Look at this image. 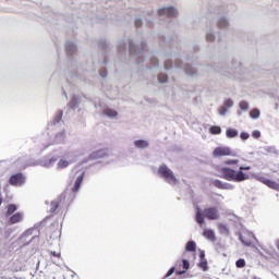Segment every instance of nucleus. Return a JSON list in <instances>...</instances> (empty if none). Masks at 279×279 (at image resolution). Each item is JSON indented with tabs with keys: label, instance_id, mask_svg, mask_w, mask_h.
I'll return each mask as SVG.
<instances>
[{
	"label": "nucleus",
	"instance_id": "f257e3e1",
	"mask_svg": "<svg viewBox=\"0 0 279 279\" xmlns=\"http://www.w3.org/2000/svg\"><path fill=\"white\" fill-rule=\"evenodd\" d=\"M252 167L250 166H240L239 170H234L229 167H222L220 168V175L222 180H227V182H245V180H250V174L243 172V171H250Z\"/></svg>",
	"mask_w": 279,
	"mask_h": 279
},
{
	"label": "nucleus",
	"instance_id": "f03ea898",
	"mask_svg": "<svg viewBox=\"0 0 279 279\" xmlns=\"http://www.w3.org/2000/svg\"><path fill=\"white\" fill-rule=\"evenodd\" d=\"M145 16L146 25L148 27H154V16H158L159 21H168L171 23V19H175L178 16V10L173 7H165L158 10L157 13L154 11H148L147 13H143Z\"/></svg>",
	"mask_w": 279,
	"mask_h": 279
},
{
	"label": "nucleus",
	"instance_id": "7ed1b4c3",
	"mask_svg": "<svg viewBox=\"0 0 279 279\" xmlns=\"http://www.w3.org/2000/svg\"><path fill=\"white\" fill-rule=\"evenodd\" d=\"M62 117H64V111L58 110L52 119V121L48 124V129L52 132L58 130V132L54 134L53 144L54 145H62L64 143V120H62Z\"/></svg>",
	"mask_w": 279,
	"mask_h": 279
},
{
	"label": "nucleus",
	"instance_id": "20e7f679",
	"mask_svg": "<svg viewBox=\"0 0 279 279\" xmlns=\"http://www.w3.org/2000/svg\"><path fill=\"white\" fill-rule=\"evenodd\" d=\"M181 69V71H184V73H186V75H191L193 77V75H197V70L189 64V62L181 61L180 59H174V63L173 60H166L165 62V70L166 71H171V69Z\"/></svg>",
	"mask_w": 279,
	"mask_h": 279
},
{
	"label": "nucleus",
	"instance_id": "39448f33",
	"mask_svg": "<svg viewBox=\"0 0 279 279\" xmlns=\"http://www.w3.org/2000/svg\"><path fill=\"white\" fill-rule=\"evenodd\" d=\"M129 52L133 56L134 60H136L137 64L143 62V58L145 56V51L147 50V44L142 41L140 45L134 43L133 39H128Z\"/></svg>",
	"mask_w": 279,
	"mask_h": 279
},
{
	"label": "nucleus",
	"instance_id": "423d86ee",
	"mask_svg": "<svg viewBox=\"0 0 279 279\" xmlns=\"http://www.w3.org/2000/svg\"><path fill=\"white\" fill-rule=\"evenodd\" d=\"M158 174L165 180V182H167V184H170V186H177V184L180 183V180L175 178V174L165 163L158 168Z\"/></svg>",
	"mask_w": 279,
	"mask_h": 279
},
{
	"label": "nucleus",
	"instance_id": "0eeeda50",
	"mask_svg": "<svg viewBox=\"0 0 279 279\" xmlns=\"http://www.w3.org/2000/svg\"><path fill=\"white\" fill-rule=\"evenodd\" d=\"M15 169H27V167H34V162H32V160H29V157L27 156H22L19 157L14 162H13Z\"/></svg>",
	"mask_w": 279,
	"mask_h": 279
},
{
	"label": "nucleus",
	"instance_id": "6e6552de",
	"mask_svg": "<svg viewBox=\"0 0 279 279\" xmlns=\"http://www.w3.org/2000/svg\"><path fill=\"white\" fill-rule=\"evenodd\" d=\"M25 174H23V172H17L10 177L9 184H11V186H23V184H25Z\"/></svg>",
	"mask_w": 279,
	"mask_h": 279
},
{
	"label": "nucleus",
	"instance_id": "1a4fd4ad",
	"mask_svg": "<svg viewBox=\"0 0 279 279\" xmlns=\"http://www.w3.org/2000/svg\"><path fill=\"white\" fill-rule=\"evenodd\" d=\"M203 215L209 221H217L219 219V209L217 207H207L203 210Z\"/></svg>",
	"mask_w": 279,
	"mask_h": 279
},
{
	"label": "nucleus",
	"instance_id": "9d476101",
	"mask_svg": "<svg viewBox=\"0 0 279 279\" xmlns=\"http://www.w3.org/2000/svg\"><path fill=\"white\" fill-rule=\"evenodd\" d=\"M211 185L216 186V189H220L221 191H234V189H235L234 184L223 182L219 179L213 180Z\"/></svg>",
	"mask_w": 279,
	"mask_h": 279
},
{
	"label": "nucleus",
	"instance_id": "9b49d317",
	"mask_svg": "<svg viewBox=\"0 0 279 279\" xmlns=\"http://www.w3.org/2000/svg\"><path fill=\"white\" fill-rule=\"evenodd\" d=\"M214 158H221V156H234L230 147H216L213 153Z\"/></svg>",
	"mask_w": 279,
	"mask_h": 279
},
{
	"label": "nucleus",
	"instance_id": "f8f14e48",
	"mask_svg": "<svg viewBox=\"0 0 279 279\" xmlns=\"http://www.w3.org/2000/svg\"><path fill=\"white\" fill-rule=\"evenodd\" d=\"M60 157L59 156H48V157H45L43 158L40 161H39V165L40 167H44L45 169H51V167H53V165H56V162H58V159Z\"/></svg>",
	"mask_w": 279,
	"mask_h": 279
},
{
	"label": "nucleus",
	"instance_id": "ddd939ff",
	"mask_svg": "<svg viewBox=\"0 0 279 279\" xmlns=\"http://www.w3.org/2000/svg\"><path fill=\"white\" fill-rule=\"evenodd\" d=\"M84 175H86V172L83 171L76 177L74 185L71 189L72 193H80V189H82V183L84 182Z\"/></svg>",
	"mask_w": 279,
	"mask_h": 279
},
{
	"label": "nucleus",
	"instance_id": "4468645a",
	"mask_svg": "<svg viewBox=\"0 0 279 279\" xmlns=\"http://www.w3.org/2000/svg\"><path fill=\"white\" fill-rule=\"evenodd\" d=\"M80 104H82V97L74 95L68 104V108L69 110H77V108H80Z\"/></svg>",
	"mask_w": 279,
	"mask_h": 279
},
{
	"label": "nucleus",
	"instance_id": "2eb2a0df",
	"mask_svg": "<svg viewBox=\"0 0 279 279\" xmlns=\"http://www.w3.org/2000/svg\"><path fill=\"white\" fill-rule=\"evenodd\" d=\"M106 156H108V149H99L89 155V160H99L106 158Z\"/></svg>",
	"mask_w": 279,
	"mask_h": 279
},
{
	"label": "nucleus",
	"instance_id": "dca6fc26",
	"mask_svg": "<svg viewBox=\"0 0 279 279\" xmlns=\"http://www.w3.org/2000/svg\"><path fill=\"white\" fill-rule=\"evenodd\" d=\"M23 217L24 215L21 211L14 214L9 218L10 226H14V223H21V221H23Z\"/></svg>",
	"mask_w": 279,
	"mask_h": 279
},
{
	"label": "nucleus",
	"instance_id": "f3484780",
	"mask_svg": "<svg viewBox=\"0 0 279 279\" xmlns=\"http://www.w3.org/2000/svg\"><path fill=\"white\" fill-rule=\"evenodd\" d=\"M252 239H256V236H254V234L250 233L248 238H245V235L240 234L239 235V240L241 241V243H243L246 247H252Z\"/></svg>",
	"mask_w": 279,
	"mask_h": 279
},
{
	"label": "nucleus",
	"instance_id": "a211bd4d",
	"mask_svg": "<svg viewBox=\"0 0 279 279\" xmlns=\"http://www.w3.org/2000/svg\"><path fill=\"white\" fill-rule=\"evenodd\" d=\"M65 51L69 53V56H73L75 51H77V46L75 45V41L68 40L65 43Z\"/></svg>",
	"mask_w": 279,
	"mask_h": 279
},
{
	"label": "nucleus",
	"instance_id": "6ab92c4d",
	"mask_svg": "<svg viewBox=\"0 0 279 279\" xmlns=\"http://www.w3.org/2000/svg\"><path fill=\"white\" fill-rule=\"evenodd\" d=\"M203 236H205V239H208V241H211L213 243L217 241V236L215 235V230L213 229H205L203 231Z\"/></svg>",
	"mask_w": 279,
	"mask_h": 279
},
{
	"label": "nucleus",
	"instance_id": "aec40b11",
	"mask_svg": "<svg viewBox=\"0 0 279 279\" xmlns=\"http://www.w3.org/2000/svg\"><path fill=\"white\" fill-rule=\"evenodd\" d=\"M216 32H215V27H209L206 29V35L205 38L207 40V43H214L216 36H215Z\"/></svg>",
	"mask_w": 279,
	"mask_h": 279
},
{
	"label": "nucleus",
	"instance_id": "412c9836",
	"mask_svg": "<svg viewBox=\"0 0 279 279\" xmlns=\"http://www.w3.org/2000/svg\"><path fill=\"white\" fill-rule=\"evenodd\" d=\"M218 27H220V29H223L226 27H230V21L228 20L227 16L221 15L218 17Z\"/></svg>",
	"mask_w": 279,
	"mask_h": 279
},
{
	"label": "nucleus",
	"instance_id": "4be33fe9",
	"mask_svg": "<svg viewBox=\"0 0 279 279\" xmlns=\"http://www.w3.org/2000/svg\"><path fill=\"white\" fill-rule=\"evenodd\" d=\"M134 147H136V149H147V147H149V142L146 140H137L134 142Z\"/></svg>",
	"mask_w": 279,
	"mask_h": 279
},
{
	"label": "nucleus",
	"instance_id": "5701e85b",
	"mask_svg": "<svg viewBox=\"0 0 279 279\" xmlns=\"http://www.w3.org/2000/svg\"><path fill=\"white\" fill-rule=\"evenodd\" d=\"M102 114L105 117H108V119H114V118L119 117V112H117V110L111 109V108L105 109Z\"/></svg>",
	"mask_w": 279,
	"mask_h": 279
},
{
	"label": "nucleus",
	"instance_id": "b1692460",
	"mask_svg": "<svg viewBox=\"0 0 279 279\" xmlns=\"http://www.w3.org/2000/svg\"><path fill=\"white\" fill-rule=\"evenodd\" d=\"M69 165H73V160L72 159H61L58 161L57 163V169H66V167H69Z\"/></svg>",
	"mask_w": 279,
	"mask_h": 279
},
{
	"label": "nucleus",
	"instance_id": "393cba45",
	"mask_svg": "<svg viewBox=\"0 0 279 279\" xmlns=\"http://www.w3.org/2000/svg\"><path fill=\"white\" fill-rule=\"evenodd\" d=\"M62 202V196H60L59 198L52 201L50 203V213H56V210H58V208H60V203Z\"/></svg>",
	"mask_w": 279,
	"mask_h": 279
},
{
	"label": "nucleus",
	"instance_id": "a878e982",
	"mask_svg": "<svg viewBox=\"0 0 279 279\" xmlns=\"http://www.w3.org/2000/svg\"><path fill=\"white\" fill-rule=\"evenodd\" d=\"M118 51L119 53H125L128 51V41L125 39L118 41Z\"/></svg>",
	"mask_w": 279,
	"mask_h": 279
},
{
	"label": "nucleus",
	"instance_id": "bb28decb",
	"mask_svg": "<svg viewBox=\"0 0 279 279\" xmlns=\"http://www.w3.org/2000/svg\"><path fill=\"white\" fill-rule=\"evenodd\" d=\"M226 136L227 138H236V136H239V131L236 129H227Z\"/></svg>",
	"mask_w": 279,
	"mask_h": 279
},
{
	"label": "nucleus",
	"instance_id": "cd10ccee",
	"mask_svg": "<svg viewBox=\"0 0 279 279\" xmlns=\"http://www.w3.org/2000/svg\"><path fill=\"white\" fill-rule=\"evenodd\" d=\"M197 243L195 241H189L185 245V252H196Z\"/></svg>",
	"mask_w": 279,
	"mask_h": 279
},
{
	"label": "nucleus",
	"instance_id": "c85d7f7f",
	"mask_svg": "<svg viewBox=\"0 0 279 279\" xmlns=\"http://www.w3.org/2000/svg\"><path fill=\"white\" fill-rule=\"evenodd\" d=\"M266 186H268V189H272V191H279V183L274 180L268 179V181H266Z\"/></svg>",
	"mask_w": 279,
	"mask_h": 279
},
{
	"label": "nucleus",
	"instance_id": "c756f323",
	"mask_svg": "<svg viewBox=\"0 0 279 279\" xmlns=\"http://www.w3.org/2000/svg\"><path fill=\"white\" fill-rule=\"evenodd\" d=\"M204 217H206V216H204V211H202V210L198 209V210L196 211L195 220H196V222H198L199 226H203V223H204V221H205Z\"/></svg>",
	"mask_w": 279,
	"mask_h": 279
},
{
	"label": "nucleus",
	"instance_id": "7c9ffc66",
	"mask_svg": "<svg viewBox=\"0 0 279 279\" xmlns=\"http://www.w3.org/2000/svg\"><path fill=\"white\" fill-rule=\"evenodd\" d=\"M19 208L16 207V205L14 204H10L7 207V213H5V217H10L11 215H14V211L17 210Z\"/></svg>",
	"mask_w": 279,
	"mask_h": 279
},
{
	"label": "nucleus",
	"instance_id": "2f4dec72",
	"mask_svg": "<svg viewBox=\"0 0 279 279\" xmlns=\"http://www.w3.org/2000/svg\"><path fill=\"white\" fill-rule=\"evenodd\" d=\"M218 230L220 232V234H230V229H228V226L223 225V223H219L218 225Z\"/></svg>",
	"mask_w": 279,
	"mask_h": 279
},
{
	"label": "nucleus",
	"instance_id": "473e14b6",
	"mask_svg": "<svg viewBox=\"0 0 279 279\" xmlns=\"http://www.w3.org/2000/svg\"><path fill=\"white\" fill-rule=\"evenodd\" d=\"M251 119H259L260 118V110L258 108L252 109L250 111Z\"/></svg>",
	"mask_w": 279,
	"mask_h": 279
},
{
	"label": "nucleus",
	"instance_id": "72a5a7b5",
	"mask_svg": "<svg viewBox=\"0 0 279 279\" xmlns=\"http://www.w3.org/2000/svg\"><path fill=\"white\" fill-rule=\"evenodd\" d=\"M159 84H167V82L169 81V76H167V74L165 73H160L157 77Z\"/></svg>",
	"mask_w": 279,
	"mask_h": 279
},
{
	"label": "nucleus",
	"instance_id": "f704fd0d",
	"mask_svg": "<svg viewBox=\"0 0 279 279\" xmlns=\"http://www.w3.org/2000/svg\"><path fill=\"white\" fill-rule=\"evenodd\" d=\"M150 65L148 69H150V71H153V69H158V59H156V57H151L149 59Z\"/></svg>",
	"mask_w": 279,
	"mask_h": 279
},
{
	"label": "nucleus",
	"instance_id": "c9c22d12",
	"mask_svg": "<svg viewBox=\"0 0 279 279\" xmlns=\"http://www.w3.org/2000/svg\"><path fill=\"white\" fill-rule=\"evenodd\" d=\"M209 132L210 134H215V135L221 134V126H217V125L210 126Z\"/></svg>",
	"mask_w": 279,
	"mask_h": 279
},
{
	"label": "nucleus",
	"instance_id": "e433bc0d",
	"mask_svg": "<svg viewBox=\"0 0 279 279\" xmlns=\"http://www.w3.org/2000/svg\"><path fill=\"white\" fill-rule=\"evenodd\" d=\"M239 106L244 112H247V110H250V104L245 100L240 101Z\"/></svg>",
	"mask_w": 279,
	"mask_h": 279
},
{
	"label": "nucleus",
	"instance_id": "4c0bfd02",
	"mask_svg": "<svg viewBox=\"0 0 279 279\" xmlns=\"http://www.w3.org/2000/svg\"><path fill=\"white\" fill-rule=\"evenodd\" d=\"M238 66H239V63L233 64L232 69H236ZM232 69H230V70H221V71H219V73H225V75H232V73H234V71Z\"/></svg>",
	"mask_w": 279,
	"mask_h": 279
},
{
	"label": "nucleus",
	"instance_id": "58836bf2",
	"mask_svg": "<svg viewBox=\"0 0 279 279\" xmlns=\"http://www.w3.org/2000/svg\"><path fill=\"white\" fill-rule=\"evenodd\" d=\"M264 151H267L268 154H278V149L274 146H265Z\"/></svg>",
	"mask_w": 279,
	"mask_h": 279
},
{
	"label": "nucleus",
	"instance_id": "ea45409f",
	"mask_svg": "<svg viewBox=\"0 0 279 279\" xmlns=\"http://www.w3.org/2000/svg\"><path fill=\"white\" fill-rule=\"evenodd\" d=\"M235 267H238V269H243V267H245V260L243 258H240L235 262Z\"/></svg>",
	"mask_w": 279,
	"mask_h": 279
},
{
	"label": "nucleus",
	"instance_id": "a19ab883",
	"mask_svg": "<svg viewBox=\"0 0 279 279\" xmlns=\"http://www.w3.org/2000/svg\"><path fill=\"white\" fill-rule=\"evenodd\" d=\"M223 106L228 110V108H232L234 106V100L229 98V99L225 100Z\"/></svg>",
	"mask_w": 279,
	"mask_h": 279
},
{
	"label": "nucleus",
	"instance_id": "79ce46f5",
	"mask_svg": "<svg viewBox=\"0 0 279 279\" xmlns=\"http://www.w3.org/2000/svg\"><path fill=\"white\" fill-rule=\"evenodd\" d=\"M198 267H201V269H203V271H208V262L206 259H204L203 262H201L198 264Z\"/></svg>",
	"mask_w": 279,
	"mask_h": 279
},
{
	"label": "nucleus",
	"instance_id": "37998d69",
	"mask_svg": "<svg viewBox=\"0 0 279 279\" xmlns=\"http://www.w3.org/2000/svg\"><path fill=\"white\" fill-rule=\"evenodd\" d=\"M182 267L185 271L190 269L191 263L189 262V259H182Z\"/></svg>",
	"mask_w": 279,
	"mask_h": 279
},
{
	"label": "nucleus",
	"instance_id": "c03bdc74",
	"mask_svg": "<svg viewBox=\"0 0 279 279\" xmlns=\"http://www.w3.org/2000/svg\"><path fill=\"white\" fill-rule=\"evenodd\" d=\"M175 274V267H171L162 279L171 278Z\"/></svg>",
	"mask_w": 279,
	"mask_h": 279
},
{
	"label": "nucleus",
	"instance_id": "a18cd8bd",
	"mask_svg": "<svg viewBox=\"0 0 279 279\" xmlns=\"http://www.w3.org/2000/svg\"><path fill=\"white\" fill-rule=\"evenodd\" d=\"M227 113H228V109L226 108V106H225V105L221 106V107L219 108V114H220V117H226Z\"/></svg>",
	"mask_w": 279,
	"mask_h": 279
},
{
	"label": "nucleus",
	"instance_id": "49530a36",
	"mask_svg": "<svg viewBox=\"0 0 279 279\" xmlns=\"http://www.w3.org/2000/svg\"><path fill=\"white\" fill-rule=\"evenodd\" d=\"M240 138H241V141H247V138H250V133L241 132Z\"/></svg>",
	"mask_w": 279,
	"mask_h": 279
},
{
	"label": "nucleus",
	"instance_id": "de8ad7c7",
	"mask_svg": "<svg viewBox=\"0 0 279 279\" xmlns=\"http://www.w3.org/2000/svg\"><path fill=\"white\" fill-rule=\"evenodd\" d=\"M225 165H239L238 159H228L225 161Z\"/></svg>",
	"mask_w": 279,
	"mask_h": 279
},
{
	"label": "nucleus",
	"instance_id": "09e8293b",
	"mask_svg": "<svg viewBox=\"0 0 279 279\" xmlns=\"http://www.w3.org/2000/svg\"><path fill=\"white\" fill-rule=\"evenodd\" d=\"M166 44H167V37L160 36L159 37V45H160V47H165Z\"/></svg>",
	"mask_w": 279,
	"mask_h": 279
},
{
	"label": "nucleus",
	"instance_id": "8fccbe9b",
	"mask_svg": "<svg viewBox=\"0 0 279 279\" xmlns=\"http://www.w3.org/2000/svg\"><path fill=\"white\" fill-rule=\"evenodd\" d=\"M143 25V17L135 19V27H141Z\"/></svg>",
	"mask_w": 279,
	"mask_h": 279
},
{
	"label": "nucleus",
	"instance_id": "3c124183",
	"mask_svg": "<svg viewBox=\"0 0 279 279\" xmlns=\"http://www.w3.org/2000/svg\"><path fill=\"white\" fill-rule=\"evenodd\" d=\"M100 77H108V70L105 68L99 71Z\"/></svg>",
	"mask_w": 279,
	"mask_h": 279
},
{
	"label": "nucleus",
	"instance_id": "603ef678",
	"mask_svg": "<svg viewBox=\"0 0 279 279\" xmlns=\"http://www.w3.org/2000/svg\"><path fill=\"white\" fill-rule=\"evenodd\" d=\"M252 136H253V138H260V131H258V130L253 131Z\"/></svg>",
	"mask_w": 279,
	"mask_h": 279
},
{
	"label": "nucleus",
	"instance_id": "864d4df0",
	"mask_svg": "<svg viewBox=\"0 0 279 279\" xmlns=\"http://www.w3.org/2000/svg\"><path fill=\"white\" fill-rule=\"evenodd\" d=\"M256 180H258V182H262V184H265V185H266V182H267L269 179H266L265 177H257Z\"/></svg>",
	"mask_w": 279,
	"mask_h": 279
},
{
	"label": "nucleus",
	"instance_id": "5fc2aeb1",
	"mask_svg": "<svg viewBox=\"0 0 279 279\" xmlns=\"http://www.w3.org/2000/svg\"><path fill=\"white\" fill-rule=\"evenodd\" d=\"M184 274H186V270H177L175 271L177 276H184Z\"/></svg>",
	"mask_w": 279,
	"mask_h": 279
},
{
	"label": "nucleus",
	"instance_id": "6e6d98bb",
	"mask_svg": "<svg viewBox=\"0 0 279 279\" xmlns=\"http://www.w3.org/2000/svg\"><path fill=\"white\" fill-rule=\"evenodd\" d=\"M199 258H202V259L206 258V253H204V251H201Z\"/></svg>",
	"mask_w": 279,
	"mask_h": 279
},
{
	"label": "nucleus",
	"instance_id": "4d7b16f0",
	"mask_svg": "<svg viewBox=\"0 0 279 279\" xmlns=\"http://www.w3.org/2000/svg\"><path fill=\"white\" fill-rule=\"evenodd\" d=\"M51 256H56L57 258H60V254L56 253V251L51 252Z\"/></svg>",
	"mask_w": 279,
	"mask_h": 279
},
{
	"label": "nucleus",
	"instance_id": "13d9d810",
	"mask_svg": "<svg viewBox=\"0 0 279 279\" xmlns=\"http://www.w3.org/2000/svg\"><path fill=\"white\" fill-rule=\"evenodd\" d=\"M71 156H73V153L65 154V158H71Z\"/></svg>",
	"mask_w": 279,
	"mask_h": 279
},
{
	"label": "nucleus",
	"instance_id": "bf43d9fd",
	"mask_svg": "<svg viewBox=\"0 0 279 279\" xmlns=\"http://www.w3.org/2000/svg\"><path fill=\"white\" fill-rule=\"evenodd\" d=\"M3 204V197L0 194V206Z\"/></svg>",
	"mask_w": 279,
	"mask_h": 279
},
{
	"label": "nucleus",
	"instance_id": "052dcab7",
	"mask_svg": "<svg viewBox=\"0 0 279 279\" xmlns=\"http://www.w3.org/2000/svg\"><path fill=\"white\" fill-rule=\"evenodd\" d=\"M26 234H32V229L27 230Z\"/></svg>",
	"mask_w": 279,
	"mask_h": 279
},
{
	"label": "nucleus",
	"instance_id": "680f3d73",
	"mask_svg": "<svg viewBox=\"0 0 279 279\" xmlns=\"http://www.w3.org/2000/svg\"><path fill=\"white\" fill-rule=\"evenodd\" d=\"M102 64H108V60L105 59L104 62H102Z\"/></svg>",
	"mask_w": 279,
	"mask_h": 279
},
{
	"label": "nucleus",
	"instance_id": "e2e57ef3",
	"mask_svg": "<svg viewBox=\"0 0 279 279\" xmlns=\"http://www.w3.org/2000/svg\"><path fill=\"white\" fill-rule=\"evenodd\" d=\"M218 43H221V37L218 36Z\"/></svg>",
	"mask_w": 279,
	"mask_h": 279
},
{
	"label": "nucleus",
	"instance_id": "0e129e2a",
	"mask_svg": "<svg viewBox=\"0 0 279 279\" xmlns=\"http://www.w3.org/2000/svg\"><path fill=\"white\" fill-rule=\"evenodd\" d=\"M64 96L66 97V90H63Z\"/></svg>",
	"mask_w": 279,
	"mask_h": 279
},
{
	"label": "nucleus",
	"instance_id": "69168bd1",
	"mask_svg": "<svg viewBox=\"0 0 279 279\" xmlns=\"http://www.w3.org/2000/svg\"><path fill=\"white\" fill-rule=\"evenodd\" d=\"M198 50V48H194V51H197Z\"/></svg>",
	"mask_w": 279,
	"mask_h": 279
},
{
	"label": "nucleus",
	"instance_id": "338daca9",
	"mask_svg": "<svg viewBox=\"0 0 279 279\" xmlns=\"http://www.w3.org/2000/svg\"><path fill=\"white\" fill-rule=\"evenodd\" d=\"M47 147H49V145H46V146H45V149H47Z\"/></svg>",
	"mask_w": 279,
	"mask_h": 279
},
{
	"label": "nucleus",
	"instance_id": "774afa93",
	"mask_svg": "<svg viewBox=\"0 0 279 279\" xmlns=\"http://www.w3.org/2000/svg\"><path fill=\"white\" fill-rule=\"evenodd\" d=\"M276 110H278V105H276Z\"/></svg>",
	"mask_w": 279,
	"mask_h": 279
}]
</instances>
